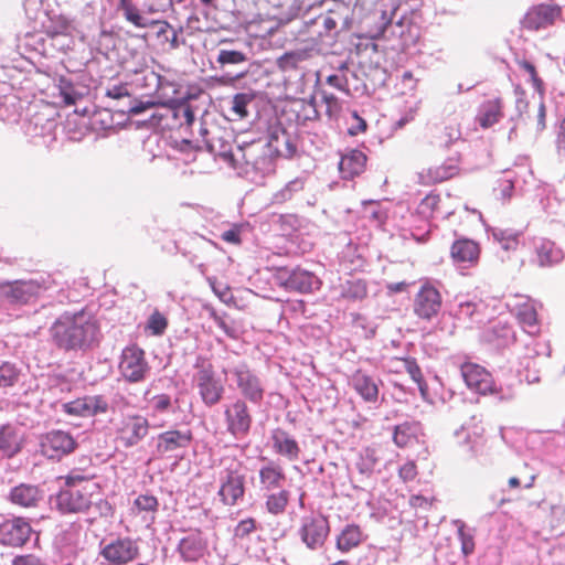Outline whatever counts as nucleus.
<instances>
[{"mask_svg":"<svg viewBox=\"0 0 565 565\" xmlns=\"http://www.w3.org/2000/svg\"><path fill=\"white\" fill-rule=\"evenodd\" d=\"M50 335L60 350H84L98 340L99 324L92 313L84 310L65 312L53 322Z\"/></svg>","mask_w":565,"mask_h":565,"instance_id":"f257e3e1","label":"nucleus"},{"mask_svg":"<svg viewBox=\"0 0 565 565\" xmlns=\"http://www.w3.org/2000/svg\"><path fill=\"white\" fill-rule=\"evenodd\" d=\"M221 463L224 467V475L221 477L218 497L225 505L232 507L235 505L245 493L243 462L235 457L226 456L222 458Z\"/></svg>","mask_w":565,"mask_h":565,"instance_id":"f03ea898","label":"nucleus"},{"mask_svg":"<svg viewBox=\"0 0 565 565\" xmlns=\"http://www.w3.org/2000/svg\"><path fill=\"white\" fill-rule=\"evenodd\" d=\"M460 373L467 387L480 395H494L500 401H510L513 398L512 394L504 395L502 388L495 385L492 374L478 363H462L460 365Z\"/></svg>","mask_w":565,"mask_h":565,"instance_id":"7ed1b4c3","label":"nucleus"},{"mask_svg":"<svg viewBox=\"0 0 565 565\" xmlns=\"http://www.w3.org/2000/svg\"><path fill=\"white\" fill-rule=\"evenodd\" d=\"M140 555L138 541L130 536L104 539L99 544V556L108 565H127Z\"/></svg>","mask_w":565,"mask_h":565,"instance_id":"20e7f679","label":"nucleus"},{"mask_svg":"<svg viewBox=\"0 0 565 565\" xmlns=\"http://www.w3.org/2000/svg\"><path fill=\"white\" fill-rule=\"evenodd\" d=\"M196 367L198 372L194 380L199 388V394L203 403L212 407L222 401L225 387L221 380L217 379L211 363L202 361L201 364H196Z\"/></svg>","mask_w":565,"mask_h":565,"instance_id":"39448f33","label":"nucleus"},{"mask_svg":"<svg viewBox=\"0 0 565 565\" xmlns=\"http://www.w3.org/2000/svg\"><path fill=\"white\" fill-rule=\"evenodd\" d=\"M149 420L139 414L124 416L116 426V440L125 448L138 445L149 433Z\"/></svg>","mask_w":565,"mask_h":565,"instance_id":"423d86ee","label":"nucleus"},{"mask_svg":"<svg viewBox=\"0 0 565 565\" xmlns=\"http://www.w3.org/2000/svg\"><path fill=\"white\" fill-rule=\"evenodd\" d=\"M443 307V296L440 291L429 282L420 286L413 299V312L423 321L435 319Z\"/></svg>","mask_w":565,"mask_h":565,"instance_id":"0eeeda50","label":"nucleus"},{"mask_svg":"<svg viewBox=\"0 0 565 565\" xmlns=\"http://www.w3.org/2000/svg\"><path fill=\"white\" fill-rule=\"evenodd\" d=\"M224 420L230 435L235 438H244L249 434L253 416L246 402L236 398L224 406Z\"/></svg>","mask_w":565,"mask_h":565,"instance_id":"6e6552de","label":"nucleus"},{"mask_svg":"<svg viewBox=\"0 0 565 565\" xmlns=\"http://www.w3.org/2000/svg\"><path fill=\"white\" fill-rule=\"evenodd\" d=\"M461 139V128L455 121H441L428 129L424 136V143L435 152L449 149Z\"/></svg>","mask_w":565,"mask_h":565,"instance_id":"1a4fd4ad","label":"nucleus"},{"mask_svg":"<svg viewBox=\"0 0 565 565\" xmlns=\"http://www.w3.org/2000/svg\"><path fill=\"white\" fill-rule=\"evenodd\" d=\"M119 371L131 383L145 380L149 365L145 358V351L137 345H130L122 350Z\"/></svg>","mask_w":565,"mask_h":565,"instance_id":"9d476101","label":"nucleus"},{"mask_svg":"<svg viewBox=\"0 0 565 565\" xmlns=\"http://www.w3.org/2000/svg\"><path fill=\"white\" fill-rule=\"evenodd\" d=\"M329 533L330 524L326 516L316 515L302 519L299 535L309 550L315 551L321 548L324 545Z\"/></svg>","mask_w":565,"mask_h":565,"instance_id":"9b49d317","label":"nucleus"},{"mask_svg":"<svg viewBox=\"0 0 565 565\" xmlns=\"http://www.w3.org/2000/svg\"><path fill=\"white\" fill-rule=\"evenodd\" d=\"M33 530L30 523L21 518H12L0 523V545L23 547L31 537Z\"/></svg>","mask_w":565,"mask_h":565,"instance_id":"f8f14e48","label":"nucleus"},{"mask_svg":"<svg viewBox=\"0 0 565 565\" xmlns=\"http://www.w3.org/2000/svg\"><path fill=\"white\" fill-rule=\"evenodd\" d=\"M562 15V9L557 4L541 3L531 7L523 17L522 28L529 31H537L553 25Z\"/></svg>","mask_w":565,"mask_h":565,"instance_id":"ddd939ff","label":"nucleus"},{"mask_svg":"<svg viewBox=\"0 0 565 565\" xmlns=\"http://www.w3.org/2000/svg\"><path fill=\"white\" fill-rule=\"evenodd\" d=\"M514 95L518 119L529 125L536 134L542 132L546 127V107L544 103L540 102L536 113L532 117L529 113L530 104L526 99L525 90L518 85L514 88Z\"/></svg>","mask_w":565,"mask_h":565,"instance_id":"4468645a","label":"nucleus"},{"mask_svg":"<svg viewBox=\"0 0 565 565\" xmlns=\"http://www.w3.org/2000/svg\"><path fill=\"white\" fill-rule=\"evenodd\" d=\"M77 443L70 433L52 430L41 440L42 452L51 459H61L75 450Z\"/></svg>","mask_w":565,"mask_h":565,"instance_id":"2eb2a0df","label":"nucleus"},{"mask_svg":"<svg viewBox=\"0 0 565 565\" xmlns=\"http://www.w3.org/2000/svg\"><path fill=\"white\" fill-rule=\"evenodd\" d=\"M62 409L70 416L92 417L107 413L108 403L102 395H86L64 403Z\"/></svg>","mask_w":565,"mask_h":565,"instance_id":"dca6fc26","label":"nucleus"},{"mask_svg":"<svg viewBox=\"0 0 565 565\" xmlns=\"http://www.w3.org/2000/svg\"><path fill=\"white\" fill-rule=\"evenodd\" d=\"M55 504L63 514L82 513L89 509L92 500L88 492L66 487L57 493Z\"/></svg>","mask_w":565,"mask_h":565,"instance_id":"f3484780","label":"nucleus"},{"mask_svg":"<svg viewBox=\"0 0 565 565\" xmlns=\"http://www.w3.org/2000/svg\"><path fill=\"white\" fill-rule=\"evenodd\" d=\"M233 374L236 379V385L242 395L250 403H262L264 399L265 390L260 379L246 365L234 369Z\"/></svg>","mask_w":565,"mask_h":565,"instance_id":"a211bd4d","label":"nucleus"},{"mask_svg":"<svg viewBox=\"0 0 565 565\" xmlns=\"http://www.w3.org/2000/svg\"><path fill=\"white\" fill-rule=\"evenodd\" d=\"M461 153L455 152L441 164L430 167L419 174L422 183L436 184L448 181L460 173Z\"/></svg>","mask_w":565,"mask_h":565,"instance_id":"6ab92c4d","label":"nucleus"},{"mask_svg":"<svg viewBox=\"0 0 565 565\" xmlns=\"http://www.w3.org/2000/svg\"><path fill=\"white\" fill-rule=\"evenodd\" d=\"M41 285L35 280L14 281L0 285V296L10 303H28L41 292Z\"/></svg>","mask_w":565,"mask_h":565,"instance_id":"aec40b11","label":"nucleus"},{"mask_svg":"<svg viewBox=\"0 0 565 565\" xmlns=\"http://www.w3.org/2000/svg\"><path fill=\"white\" fill-rule=\"evenodd\" d=\"M178 552L184 562H199L207 552V544L200 532H193L180 540Z\"/></svg>","mask_w":565,"mask_h":565,"instance_id":"412c9836","label":"nucleus"},{"mask_svg":"<svg viewBox=\"0 0 565 565\" xmlns=\"http://www.w3.org/2000/svg\"><path fill=\"white\" fill-rule=\"evenodd\" d=\"M191 441L192 433L190 430H168L158 435L156 450L163 456L186 448Z\"/></svg>","mask_w":565,"mask_h":565,"instance_id":"4be33fe9","label":"nucleus"},{"mask_svg":"<svg viewBox=\"0 0 565 565\" xmlns=\"http://www.w3.org/2000/svg\"><path fill=\"white\" fill-rule=\"evenodd\" d=\"M118 10L122 12L125 20L136 28L146 29L160 25L158 35L164 34L169 29H171V25L167 21L149 20L146 18L141 10L131 0L124 1V4Z\"/></svg>","mask_w":565,"mask_h":565,"instance_id":"5701e85b","label":"nucleus"},{"mask_svg":"<svg viewBox=\"0 0 565 565\" xmlns=\"http://www.w3.org/2000/svg\"><path fill=\"white\" fill-rule=\"evenodd\" d=\"M350 384L364 402H377L380 388L373 376L362 370H356L350 376Z\"/></svg>","mask_w":565,"mask_h":565,"instance_id":"b1692460","label":"nucleus"},{"mask_svg":"<svg viewBox=\"0 0 565 565\" xmlns=\"http://www.w3.org/2000/svg\"><path fill=\"white\" fill-rule=\"evenodd\" d=\"M504 103L502 97L495 96L486 99L479 108L477 121L482 129H488L498 124L503 118Z\"/></svg>","mask_w":565,"mask_h":565,"instance_id":"393cba45","label":"nucleus"},{"mask_svg":"<svg viewBox=\"0 0 565 565\" xmlns=\"http://www.w3.org/2000/svg\"><path fill=\"white\" fill-rule=\"evenodd\" d=\"M273 448L276 454L290 461L299 459L300 447L297 440L284 429L277 428L271 433Z\"/></svg>","mask_w":565,"mask_h":565,"instance_id":"a878e982","label":"nucleus"},{"mask_svg":"<svg viewBox=\"0 0 565 565\" xmlns=\"http://www.w3.org/2000/svg\"><path fill=\"white\" fill-rule=\"evenodd\" d=\"M366 161L364 152L353 149L341 157L339 170L344 179H353L364 171Z\"/></svg>","mask_w":565,"mask_h":565,"instance_id":"bb28decb","label":"nucleus"},{"mask_svg":"<svg viewBox=\"0 0 565 565\" xmlns=\"http://www.w3.org/2000/svg\"><path fill=\"white\" fill-rule=\"evenodd\" d=\"M450 255L456 263L476 264L480 256V247L472 239H457L451 245Z\"/></svg>","mask_w":565,"mask_h":565,"instance_id":"cd10ccee","label":"nucleus"},{"mask_svg":"<svg viewBox=\"0 0 565 565\" xmlns=\"http://www.w3.org/2000/svg\"><path fill=\"white\" fill-rule=\"evenodd\" d=\"M267 147L271 154L277 157H291L295 148L290 143L289 137L285 129L275 128L270 131L267 140Z\"/></svg>","mask_w":565,"mask_h":565,"instance_id":"c85d7f7f","label":"nucleus"},{"mask_svg":"<svg viewBox=\"0 0 565 565\" xmlns=\"http://www.w3.org/2000/svg\"><path fill=\"white\" fill-rule=\"evenodd\" d=\"M363 541L364 536L361 527L356 524H349L338 535L335 547L342 553H348L356 548Z\"/></svg>","mask_w":565,"mask_h":565,"instance_id":"c756f323","label":"nucleus"},{"mask_svg":"<svg viewBox=\"0 0 565 565\" xmlns=\"http://www.w3.org/2000/svg\"><path fill=\"white\" fill-rule=\"evenodd\" d=\"M516 319L523 330L529 334L540 333V321L537 311L532 302H524L516 308Z\"/></svg>","mask_w":565,"mask_h":565,"instance_id":"7c9ffc66","label":"nucleus"},{"mask_svg":"<svg viewBox=\"0 0 565 565\" xmlns=\"http://www.w3.org/2000/svg\"><path fill=\"white\" fill-rule=\"evenodd\" d=\"M285 480L284 469L274 462H269L259 470V483L264 490L278 489Z\"/></svg>","mask_w":565,"mask_h":565,"instance_id":"2f4dec72","label":"nucleus"},{"mask_svg":"<svg viewBox=\"0 0 565 565\" xmlns=\"http://www.w3.org/2000/svg\"><path fill=\"white\" fill-rule=\"evenodd\" d=\"M41 499V492L35 486L20 484L14 487L10 493L12 503L23 508L35 507Z\"/></svg>","mask_w":565,"mask_h":565,"instance_id":"473e14b6","label":"nucleus"},{"mask_svg":"<svg viewBox=\"0 0 565 565\" xmlns=\"http://www.w3.org/2000/svg\"><path fill=\"white\" fill-rule=\"evenodd\" d=\"M22 440L14 426L10 424L0 427V450L12 457L21 450Z\"/></svg>","mask_w":565,"mask_h":565,"instance_id":"72a5a7b5","label":"nucleus"},{"mask_svg":"<svg viewBox=\"0 0 565 565\" xmlns=\"http://www.w3.org/2000/svg\"><path fill=\"white\" fill-rule=\"evenodd\" d=\"M420 428L419 423H402L394 428L393 441L399 448L411 446L417 440L418 430Z\"/></svg>","mask_w":565,"mask_h":565,"instance_id":"f704fd0d","label":"nucleus"},{"mask_svg":"<svg viewBox=\"0 0 565 565\" xmlns=\"http://www.w3.org/2000/svg\"><path fill=\"white\" fill-rule=\"evenodd\" d=\"M340 298L348 301L362 300L367 296V285L363 279H349L340 285Z\"/></svg>","mask_w":565,"mask_h":565,"instance_id":"c9c22d12","label":"nucleus"},{"mask_svg":"<svg viewBox=\"0 0 565 565\" xmlns=\"http://www.w3.org/2000/svg\"><path fill=\"white\" fill-rule=\"evenodd\" d=\"M533 245L541 266L551 265L558 260V250L553 242L546 238H534Z\"/></svg>","mask_w":565,"mask_h":565,"instance_id":"e433bc0d","label":"nucleus"},{"mask_svg":"<svg viewBox=\"0 0 565 565\" xmlns=\"http://www.w3.org/2000/svg\"><path fill=\"white\" fill-rule=\"evenodd\" d=\"M315 282V275L302 269H294L291 270L290 281L288 286V291H296L300 294H308L312 291V286Z\"/></svg>","mask_w":565,"mask_h":565,"instance_id":"4c0bfd02","label":"nucleus"},{"mask_svg":"<svg viewBox=\"0 0 565 565\" xmlns=\"http://www.w3.org/2000/svg\"><path fill=\"white\" fill-rule=\"evenodd\" d=\"M292 111L296 114L297 121L300 124L316 120L319 117L315 98L295 100Z\"/></svg>","mask_w":565,"mask_h":565,"instance_id":"58836bf2","label":"nucleus"},{"mask_svg":"<svg viewBox=\"0 0 565 565\" xmlns=\"http://www.w3.org/2000/svg\"><path fill=\"white\" fill-rule=\"evenodd\" d=\"M377 461L375 450L366 448L360 454L355 462V468L363 478H370L375 470Z\"/></svg>","mask_w":565,"mask_h":565,"instance_id":"ea45409f","label":"nucleus"},{"mask_svg":"<svg viewBox=\"0 0 565 565\" xmlns=\"http://www.w3.org/2000/svg\"><path fill=\"white\" fill-rule=\"evenodd\" d=\"M308 57L309 54L306 50L286 52L277 60V66L282 72L294 71L298 67L299 63Z\"/></svg>","mask_w":565,"mask_h":565,"instance_id":"a19ab883","label":"nucleus"},{"mask_svg":"<svg viewBox=\"0 0 565 565\" xmlns=\"http://www.w3.org/2000/svg\"><path fill=\"white\" fill-rule=\"evenodd\" d=\"M290 493L287 490H280L270 493L266 498V509L270 514L278 515L285 512L289 503Z\"/></svg>","mask_w":565,"mask_h":565,"instance_id":"79ce46f5","label":"nucleus"},{"mask_svg":"<svg viewBox=\"0 0 565 565\" xmlns=\"http://www.w3.org/2000/svg\"><path fill=\"white\" fill-rule=\"evenodd\" d=\"M397 361L403 363L404 370L409 374L412 380L417 383L422 396H426L427 394V384L424 380L422 370L419 365L417 364L415 359L411 358H404V359H397Z\"/></svg>","mask_w":565,"mask_h":565,"instance_id":"37998d69","label":"nucleus"},{"mask_svg":"<svg viewBox=\"0 0 565 565\" xmlns=\"http://www.w3.org/2000/svg\"><path fill=\"white\" fill-rule=\"evenodd\" d=\"M158 508L159 501L157 497L152 494H140L134 501L132 512L135 514L150 513L153 516L157 513Z\"/></svg>","mask_w":565,"mask_h":565,"instance_id":"c03bdc74","label":"nucleus"},{"mask_svg":"<svg viewBox=\"0 0 565 565\" xmlns=\"http://www.w3.org/2000/svg\"><path fill=\"white\" fill-rule=\"evenodd\" d=\"M20 371L8 361L0 362V388H8L15 385L19 381Z\"/></svg>","mask_w":565,"mask_h":565,"instance_id":"a18cd8bd","label":"nucleus"},{"mask_svg":"<svg viewBox=\"0 0 565 565\" xmlns=\"http://www.w3.org/2000/svg\"><path fill=\"white\" fill-rule=\"evenodd\" d=\"M441 199L440 194L436 192L428 193L420 202L418 209L419 213L425 217H431L439 210Z\"/></svg>","mask_w":565,"mask_h":565,"instance_id":"49530a36","label":"nucleus"},{"mask_svg":"<svg viewBox=\"0 0 565 565\" xmlns=\"http://www.w3.org/2000/svg\"><path fill=\"white\" fill-rule=\"evenodd\" d=\"M168 327V319L158 310L153 311L147 322L146 329L152 335H161Z\"/></svg>","mask_w":565,"mask_h":565,"instance_id":"de8ad7c7","label":"nucleus"},{"mask_svg":"<svg viewBox=\"0 0 565 565\" xmlns=\"http://www.w3.org/2000/svg\"><path fill=\"white\" fill-rule=\"evenodd\" d=\"M94 475L85 469H72L70 473L61 479L65 480V486L68 488H77L81 483L92 480Z\"/></svg>","mask_w":565,"mask_h":565,"instance_id":"09e8293b","label":"nucleus"},{"mask_svg":"<svg viewBox=\"0 0 565 565\" xmlns=\"http://www.w3.org/2000/svg\"><path fill=\"white\" fill-rule=\"evenodd\" d=\"M246 61V54L244 52L235 50H221L216 58V62L221 65L242 64Z\"/></svg>","mask_w":565,"mask_h":565,"instance_id":"8fccbe9b","label":"nucleus"},{"mask_svg":"<svg viewBox=\"0 0 565 565\" xmlns=\"http://www.w3.org/2000/svg\"><path fill=\"white\" fill-rule=\"evenodd\" d=\"M515 62L520 68L530 75L534 88L542 93L544 84L537 74L535 65L527 60H515Z\"/></svg>","mask_w":565,"mask_h":565,"instance_id":"3c124183","label":"nucleus"},{"mask_svg":"<svg viewBox=\"0 0 565 565\" xmlns=\"http://www.w3.org/2000/svg\"><path fill=\"white\" fill-rule=\"evenodd\" d=\"M323 102L326 104V115L331 119H337L342 109L340 100L332 94H324Z\"/></svg>","mask_w":565,"mask_h":565,"instance_id":"603ef678","label":"nucleus"},{"mask_svg":"<svg viewBox=\"0 0 565 565\" xmlns=\"http://www.w3.org/2000/svg\"><path fill=\"white\" fill-rule=\"evenodd\" d=\"M252 97L247 94H236L233 98L232 109L235 114H237L241 118L247 116V105L250 103Z\"/></svg>","mask_w":565,"mask_h":565,"instance_id":"864d4df0","label":"nucleus"},{"mask_svg":"<svg viewBox=\"0 0 565 565\" xmlns=\"http://www.w3.org/2000/svg\"><path fill=\"white\" fill-rule=\"evenodd\" d=\"M210 285L214 294L220 298L221 301L225 303H230L233 301L234 297L231 292V289L227 285L217 282L216 279H209Z\"/></svg>","mask_w":565,"mask_h":565,"instance_id":"5fc2aeb1","label":"nucleus"},{"mask_svg":"<svg viewBox=\"0 0 565 565\" xmlns=\"http://www.w3.org/2000/svg\"><path fill=\"white\" fill-rule=\"evenodd\" d=\"M458 534L461 541V550L465 555H469L475 550L473 536L466 532V525L460 522L458 526Z\"/></svg>","mask_w":565,"mask_h":565,"instance_id":"6e6d98bb","label":"nucleus"},{"mask_svg":"<svg viewBox=\"0 0 565 565\" xmlns=\"http://www.w3.org/2000/svg\"><path fill=\"white\" fill-rule=\"evenodd\" d=\"M256 530V521L253 518H247L238 522L234 530V535L236 537L243 539L249 535L252 532Z\"/></svg>","mask_w":565,"mask_h":565,"instance_id":"4d7b16f0","label":"nucleus"},{"mask_svg":"<svg viewBox=\"0 0 565 565\" xmlns=\"http://www.w3.org/2000/svg\"><path fill=\"white\" fill-rule=\"evenodd\" d=\"M70 29L71 22L64 17H58L55 25L52 29L47 30L46 33L50 38L67 35L70 33Z\"/></svg>","mask_w":565,"mask_h":565,"instance_id":"13d9d810","label":"nucleus"},{"mask_svg":"<svg viewBox=\"0 0 565 565\" xmlns=\"http://www.w3.org/2000/svg\"><path fill=\"white\" fill-rule=\"evenodd\" d=\"M152 409L156 413H166L171 407V397L168 394H159L151 398Z\"/></svg>","mask_w":565,"mask_h":565,"instance_id":"bf43d9fd","label":"nucleus"},{"mask_svg":"<svg viewBox=\"0 0 565 565\" xmlns=\"http://www.w3.org/2000/svg\"><path fill=\"white\" fill-rule=\"evenodd\" d=\"M418 475L415 461H407L398 469V476L404 482L415 480Z\"/></svg>","mask_w":565,"mask_h":565,"instance_id":"052dcab7","label":"nucleus"},{"mask_svg":"<svg viewBox=\"0 0 565 565\" xmlns=\"http://www.w3.org/2000/svg\"><path fill=\"white\" fill-rule=\"evenodd\" d=\"M12 565H49L46 561L34 554L18 555L12 559Z\"/></svg>","mask_w":565,"mask_h":565,"instance_id":"680f3d73","label":"nucleus"},{"mask_svg":"<svg viewBox=\"0 0 565 565\" xmlns=\"http://www.w3.org/2000/svg\"><path fill=\"white\" fill-rule=\"evenodd\" d=\"M290 276H291V270H288L287 268L285 267H278L275 269V273H274V280L275 282L288 290V286H289V281H290Z\"/></svg>","mask_w":565,"mask_h":565,"instance_id":"e2e57ef3","label":"nucleus"},{"mask_svg":"<svg viewBox=\"0 0 565 565\" xmlns=\"http://www.w3.org/2000/svg\"><path fill=\"white\" fill-rule=\"evenodd\" d=\"M342 18V15L334 11L329 10L323 17V28L324 30L330 33L331 31L335 30L338 26V21Z\"/></svg>","mask_w":565,"mask_h":565,"instance_id":"0e129e2a","label":"nucleus"},{"mask_svg":"<svg viewBox=\"0 0 565 565\" xmlns=\"http://www.w3.org/2000/svg\"><path fill=\"white\" fill-rule=\"evenodd\" d=\"M241 226L239 225H233L232 228L225 231L221 237L224 242L233 244V245H239L242 243L241 237Z\"/></svg>","mask_w":565,"mask_h":565,"instance_id":"69168bd1","label":"nucleus"},{"mask_svg":"<svg viewBox=\"0 0 565 565\" xmlns=\"http://www.w3.org/2000/svg\"><path fill=\"white\" fill-rule=\"evenodd\" d=\"M478 315L477 305L472 302H462L459 305L458 317L460 319L475 320Z\"/></svg>","mask_w":565,"mask_h":565,"instance_id":"338daca9","label":"nucleus"},{"mask_svg":"<svg viewBox=\"0 0 565 565\" xmlns=\"http://www.w3.org/2000/svg\"><path fill=\"white\" fill-rule=\"evenodd\" d=\"M556 148L559 153L565 154V115L558 126L556 136Z\"/></svg>","mask_w":565,"mask_h":565,"instance_id":"774afa93","label":"nucleus"}]
</instances>
